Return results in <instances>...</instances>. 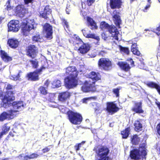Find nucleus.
I'll return each mask as SVG.
<instances>
[{
  "label": "nucleus",
  "instance_id": "f257e3e1",
  "mask_svg": "<svg viewBox=\"0 0 160 160\" xmlns=\"http://www.w3.org/2000/svg\"><path fill=\"white\" fill-rule=\"evenodd\" d=\"M9 94V93H8L4 96L2 99L1 106L5 108H7L11 106L12 108L10 110L11 112L12 111L15 112L14 115L15 117L19 114V111L24 108V106L23 102L22 101L14 102L11 103V102L14 99V97L12 94H11L10 95Z\"/></svg>",
  "mask_w": 160,
  "mask_h": 160
},
{
  "label": "nucleus",
  "instance_id": "f03ea898",
  "mask_svg": "<svg viewBox=\"0 0 160 160\" xmlns=\"http://www.w3.org/2000/svg\"><path fill=\"white\" fill-rule=\"evenodd\" d=\"M66 73L70 76L65 79L64 82L66 87L71 88L76 87L77 84L76 79L78 76L77 71L74 66L68 67L66 68Z\"/></svg>",
  "mask_w": 160,
  "mask_h": 160
},
{
  "label": "nucleus",
  "instance_id": "7ed1b4c3",
  "mask_svg": "<svg viewBox=\"0 0 160 160\" xmlns=\"http://www.w3.org/2000/svg\"><path fill=\"white\" fill-rule=\"evenodd\" d=\"M36 26L33 19L24 20L21 25L23 35L27 36L30 31L32 29H34Z\"/></svg>",
  "mask_w": 160,
  "mask_h": 160
},
{
  "label": "nucleus",
  "instance_id": "20e7f679",
  "mask_svg": "<svg viewBox=\"0 0 160 160\" xmlns=\"http://www.w3.org/2000/svg\"><path fill=\"white\" fill-rule=\"evenodd\" d=\"M100 27L102 30L106 29L108 31L111 36L114 38L115 39L120 40L119 37H120V35L119 34L117 29L114 26H109L105 22H102L101 23Z\"/></svg>",
  "mask_w": 160,
  "mask_h": 160
},
{
  "label": "nucleus",
  "instance_id": "39448f33",
  "mask_svg": "<svg viewBox=\"0 0 160 160\" xmlns=\"http://www.w3.org/2000/svg\"><path fill=\"white\" fill-rule=\"evenodd\" d=\"M146 145L143 143L140 145L138 149H134L131 152L130 156L133 159L137 160L143 158L146 154Z\"/></svg>",
  "mask_w": 160,
  "mask_h": 160
},
{
  "label": "nucleus",
  "instance_id": "423d86ee",
  "mask_svg": "<svg viewBox=\"0 0 160 160\" xmlns=\"http://www.w3.org/2000/svg\"><path fill=\"white\" fill-rule=\"evenodd\" d=\"M94 150L95 151L99 157V160H108V158L107 155L109 151L108 148L100 146L94 148Z\"/></svg>",
  "mask_w": 160,
  "mask_h": 160
},
{
  "label": "nucleus",
  "instance_id": "0eeeda50",
  "mask_svg": "<svg viewBox=\"0 0 160 160\" xmlns=\"http://www.w3.org/2000/svg\"><path fill=\"white\" fill-rule=\"evenodd\" d=\"M44 64L39 69L33 72H31L28 74L27 76L29 80L35 81L38 79V73L41 72L45 69L47 68L48 66V62L46 60L44 61Z\"/></svg>",
  "mask_w": 160,
  "mask_h": 160
},
{
  "label": "nucleus",
  "instance_id": "6e6552de",
  "mask_svg": "<svg viewBox=\"0 0 160 160\" xmlns=\"http://www.w3.org/2000/svg\"><path fill=\"white\" fill-rule=\"evenodd\" d=\"M68 115L70 122L74 124H79L82 121V117L79 113L72 111L68 112Z\"/></svg>",
  "mask_w": 160,
  "mask_h": 160
},
{
  "label": "nucleus",
  "instance_id": "1a4fd4ad",
  "mask_svg": "<svg viewBox=\"0 0 160 160\" xmlns=\"http://www.w3.org/2000/svg\"><path fill=\"white\" fill-rule=\"evenodd\" d=\"M98 64L99 67L105 70H108L111 68V62L107 58H101L99 61Z\"/></svg>",
  "mask_w": 160,
  "mask_h": 160
},
{
  "label": "nucleus",
  "instance_id": "9d476101",
  "mask_svg": "<svg viewBox=\"0 0 160 160\" xmlns=\"http://www.w3.org/2000/svg\"><path fill=\"white\" fill-rule=\"evenodd\" d=\"M83 35L87 38H94L97 41L95 42L96 44H99L98 42L100 40L99 37L96 36L94 34L91 33L90 31L87 28H85L82 30Z\"/></svg>",
  "mask_w": 160,
  "mask_h": 160
},
{
  "label": "nucleus",
  "instance_id": "9b49d317",
  "mask_svg": "<svg viewBox=\"0 0 160 160\" xmlns=\"http://www.w3.org/2000/svg\"><path fill=\"white\" fill-rule=\"evenodd\" d=\"M19 24L18 21L12 20L10 21L8 24V31L14 32L18 31L19 29Z\"/></svg>",
  "mask_w": 160,
  "mask_h": 160
},
{
  "label": "nucleus",
  "instance_id": "f8f14e48",
  "mask_svg": "<svg viewBox=\"0 0 160 160\" xmlns=\"http://www.w3.org/2000/svg\"><path fill=\"white\" fill-rule=\"evenodd\" d=\"M15 111H12V112L9 110L8 112H4L0 115V121H3L5 119L8 120L13 119L15 117L14 116Z\"/></svg>",
  "mask_w": 160,
  "mask_h": 160
},
{
  "label": "nucleus",
  "instance_id": "ddd939ff",
  "mask_svg": "<svg viewBox=\"0 0 160 160\" xmlns=\"http://www.w3.org/2000/svg\"><path fill=\"white\" fill-rule=\"evenodd\" d=\"M26 11L24 5H22L17 6L15 8V13L16 15L21 18L23 17Z\"/></svg>",
  "mask_w": 160,
  "mask_h": 160
},
{
  "label": "nucleus",
  "instance_id": "4468645a",
  "mask_svg": "<svg viewBox=\"0 0 160 160\" xmlns=\"http://www.w3.org/2000/svg\"><path fill=\"white\" fill-rule=\"evenodd\" d=\"M87 77L90 79L88 81H91V83L93 85L94 84L96 81H98L100 79V75L94 72H90L88 75Z\"/></svg>",
  "mask_w": 160,
  "mask_h": 160
},
{
  "label": "nucleus",
  "instance_id": "2eb2a0df",
  "mask_svg": "<svg viewBox=\"0 0 160 160\" xmlns=\"http://www.w3.org/2000/svg\"><path fill=\"white\" fill-rule=\"evenodd\" d=\"M37 48L34 45H31L28 47L27 55L30 57L34 58L36 56Z\"/></svg>",
  "mask_w": 160,
  "mask_h": 160
},
{
  "label": "nucleus",
  "instance_id": "dca6fc26",
  "mask_svg": "<svg viewBox=\"0 0 160 160\" xmlns=\"http://www.w3.org/2000/svg\"><path fill=\"white\" fill-rule=\"evenodd\" d=\"M44 30L46 33V37L47 38L51 39L52 38V28L49 24L46 23L43 27Z\"/></svg>",
  "mask_w": 160,
  "mask_h": 160
},
{
  "label": "nucleus",
  "instance_id": "f3484780",
  "mask_svg": "<svg viewBox=\"0 0 160 160\" xmlns=\"http://www.w3.org/2000/svg\"><path fill=\"white\" fill-rule=\"evenodd\" d=\"M118 108L116 105L113 102H108L107 103V110L111 114L118 111Z\"/></svg>",
  "mask_w": 160,
  "mask_h": 160
},
{
  "label": "nucleus",
  "instance_id": "a211bd4d",
  "mask_svg": "<svg viewBox=\"0 0 160 160\" xmlns=\"http://www.w3.org/2000/svg\"><path fill=\"white\" fill-rule=\"evenodd\" d=\"M94 85L91 83L90 81H86L82 87V90L84 92H87L92 90Z\"/></svg>",
  "mask_w": 160,
  "mask_h": 160
},
{
  "label": "nucleus",
  "instance_id": "6ab92c4d",
  "mask_svg": "<svg viewBox=\"0 0 160 160\" xmlns=\"http://www.w3.org/2000/svg\"><path fill=\"white\" fill-rule=\"evenodd\" d=\"M39 156V154L37 153H32L29 155H25L22 154L18 156V158L21 159L27 160L28 159L36 158Z\"/></svg>",
  "mask_w": 160,
  "mask_h": 160
},
{
  "label": "nucleus",
  "instance_id": "aec40b11",
  "mask_svg": "<svg viewBox=\"0 0 160 160\" xmlns=\"http://www.w3.org/2000/svg\"><path fill=\"white\" fill-rule=\"evenodd\" d=\"M71 96V93L68 92H65L60 93L58 96V99L59 101L64 102L65 101Z\"/></svg>",
  "mask_w": 160,
  "mask_h": 160
},
{
  "label": "nucleus",
  "instance_id": "412c9836",
  "mask_svg": "<svg viewBox=\"0 0 160 160\" xmlns=\"http://www.w3.org/2000/svg\"><path fill=\"white\" fill-rule=\"evenodd\" d=\"M121 0H110V6L112 9L119 8L121 6Z\"/></svg>",
  "mask_w": 160,
  "mask_h": 160
},
{
  "label": "nucleus",
  "instance_id": "4be33fe9",
  "mask_svg": "<svg viewBox=\"0 0 160 160\" xmlns=\"http://www.w3.org/2000/svg\"><path fill=\"white\" fill-rule=\"evenodd\" d=\"M51 9L49 8L48 6H46L43 10L40 11V16L42 17L46 18H48V16L51 13Z\"/></svg>",
  "mask_w": 160,
  "mask_h": 160
},
{
  "label": "nucleus",
  "instance_id": "5701e85b",
  "mask_svg": "<svg viewBox=\"0 0 160 160\" xmlns=\"http://www.w3.org/2000/svg\"><path fill=\"white\" fill-rule=\"evenodd\" d=\"M90 46L88 43H84L81 45L78 49L79 52L82 54L87 52L89 50Z\"/></svg>",
  "mask_w": 160,
  "mask_h": 160
},
{
  "label": "nucleus",
  "instance_id": "b1692460",
  "mask_svg": "<svg viewBox=\"0 0 160 160\" xmlns=\"http://www.w3.org/2000/svg\"><path fill=\"white\" fill-rule=\"evenodd\" d=\"M88 25L91 29H96L97 28L96 23L93 20L89 17L87 18Z\"/></svg>",
  "mask_w": 160,
  "mask_h": 160
},
{
  "label": "nucleus",
  "instance_id": "393cba45",
  "mask_svg": "<svg viewBox=\"0 0 160 160\" xmlns=\"http://www.w3.org/2000/svg\"><path fill=\"white\" fill-rule=\"evenodd\" d=\"M142 103L141 102H135V106L132 108V110L136 113H142L143 111L142 109Z\"/></svg>",
  "mask_w": 160,
  "mask_h": 160
},
{
  "label": "nucleus",
  "instance_id": "a878e982",
  "mask_svg": "<svg viewBox=\"0 0 160 160\" xmlns=\"http://www.w3.org/2000/svg\"><path fill=\"white\" fill-rule=\"evenodd\" d=\"M119 11H117L116 10H114L113 13L112 14L113 20L118 23H119L120 22V17L119 15Z\"/></svg>",
  "mask_w": 160,
  "mask_h": 160
},
{
  "label": "nucleus",
  "instance_id": "bb28decb",
  "mask_svg": "<svg viewBox=\"0 0 160 160\" xmlns=\"http://www.w3.org/2000/svg\"><path fill=\"white\" fill-rule=\"evenodd\" d=\"M9 46L12 48H15L18 47V42L16 39H9L8 42Z\"/></svg>",
  "mask_w": 160,
  "mask_h": 160
},
{
  "label": "nucleus",
  "instance_id": "cd10ccee",
  "mask_svg": "<svg viewBox=\"0 0 160 160\" xmlns=\"http://www.w3.org/2000/svg\"><path fill=\"white\" fill-rule=\"evenodd\" d=\"M118 64L122 69L125 71H128L130 69L129 64L126 62H119Z\"/></svg>",
  "mask_w": 160,
  "mask_h": 160
},
{
  "label": "nucleus",
  "instance_id": "c85d7f7f",
  "mask_svg": "<svg viewBox=\"0 0 160 160\" xmlns=\"http://www.w3.org/2000/svg\"><path fill=\"white\" fill-rule=\"evenodd\" d=\"M1 56L2 59L5 62L10 61L12 60L11 58L9 57L7 53L4 51L1 50L0 51Z\"/></svg>",
  "mask_w": 160,
  "mask_h": 160
},
{
  "label": "nucleus",
  "instance_id": "c756f323",
  "mask_svg": "<svg viewBox=\"0 0 160 160\" xmlns=\"http://www.w3.org/2000/svg\"><path fill=\"white\" fill-rule=\"evenodd\" d=\"M134 126L135 127V130L137 132H139L142 129V125L139 121H135Z\"/></svg>",
  "mask_w": 160,
  "mask_h": 160
},
{
  "label": "nucleus",
  "instance_id": "7c9ffc66",
  "mask_svg": "<svg viewBox=\"0 0 160 160\" xmlns=\"http://www.w3.org/2000/svg\"><path fill=\"white\" fill-rule=\"evenodd\" d=\"M146 84L150 88H156L160 94V87L159 85L152 82H148Z\"/></svg>",
  "mask_w": 160,
  "mask_h": 160
},
{
  "label": "nucleus",
  "instance_id": "2f4dec72",
  "mask_svg": "<svg viewBox=\"0 0 160 160\" xmlns=\"http://www.w3.org/2000/svg\"><path fill=\"white\" fill-rule=\"evenodd\" d=\"M10 129V126H7V124H4L3 127L2 132L0 133V138H1L3 135L6 134V133L9 131Z\"/></svg>",
  "mask_w": 160,
  "mask_h": 160
},
{
  "label": "nucleus",
  "instance_id": "473e14b6",
  "mask_svg": "<svg viewBox=\"0 0 160 160\" xmlns=\"http://www.w3.org/2000/svg\"><path fill=\"white\" fill-rule=\"evenodd\" d=\"M32 40L35 42H42L43 41V39L39 34H37L34 36L32 38Z\"/></svg>",
  "mask_w": 160,
  "mask_h": 160
},
{
  "label": "nucleus",
  "instance_id": "72a5a7b5",
  "mask_svg": "<svg viewBox=\"0 0 160 160\" xmlns=\"http://www.w3.org/2000/svg\"><path fill=\"white\" fill-rule=\"evenodd\" d=\"M61 85V82L59 80H55L52 83V87L53 88H58Z\"/></svg>",
  "mask_w": 160,
  "mask_h": 160
},
{
  "label": "nucleus",
  "instance_id": "f704fd0d",
  "mask_svg": "<svg viewBox=\"0 0 160 160\" xmlns=\"http://www.w3.org/2000/svg\"><path fill=\"white\" fill-rule=\"evenodd\" d=\"M130 131V129L127 128L125 130L121 132V134L122 135V138H127L128 136Z\"/></svg>",
  "mask_w": 160,
  "mask_h": 160
},
{
  "label": "nucleus",
  "instance_id": "c9c22d12",
  "mask_svg": "<svg viewBox=\"0 0 160 160\" xmlns=\"http://www.w3.org/2000/svg\"><path fill=\"white\" fill-rule=\"evenodd\" d=\"M140 141V139L137 135H134L132 138V144H137Z\"/></svg>",
  "mask_w": 160,
  "mask_h": 160
},
{
  "label": "nucleus",
  "instance_id": "e433bc0d",
  "mask_svg": "<svg viewBox=\"0 0 160 160\" xmlns=\"http://www.w3.org/2000/svg\"><path fill=\"white\" fill-rule=\"evenodd\" d=\"M120 49L121 52L122 53H124L128 54L129 53V50L128 48L123 47L120 46L119 47Z\"/></svg>",
  "mask_w": 160,
  "mask_h": 160
},
{
  "label": "nucleus",
  "instance_id": "4c0bfd02",
  "mask_svg": "<svg viewBox=\"0 0 160 160\" xmlns=\"http://www.w3.org/2000/svg\"><path fill=\"white\" fill-rule=\"evenodd\" d=\"M145 31H148L149 32H150L151 31L153 32L156 33L158 36H159L160 35V25L157 28V29L156 30H155L154 29L151 30L146 29Z\"/></svg>",
  "mask_w": 160,
  "mask_h": 160
},
{
  "label": "nucleus",
  "instance_id": "58836bf2",
  "mask_svg": "<svg viewBox=\"0 0 160 160\" xmlns=\"http://www.w3.org/2000/svg\"><path fill=\"white\" fill-rule=\"evenodd\" d=\"M32 65V67L34 68H37L38 66V62L36 59L30 61Z\"/></svg>",
  "mask_w": 160,
  "mask_h": 160
},
{
  "label": "nucleus",
  "instance_id": "ea45409f",
  "mask_svg": "<svg viewBox=\"0 0 160 160\" xmlns=\"http://www.w3.org/2000/svg\"><path fill=\"white\" fill-rule=\"evenodd\" d=\"M120 89V88H114L112 90L113 92L115 95L116 97H118L119 96V90Z\"/></svg>",
  "mask_w": 160,
  "mask_h": 160
},
{
  "label": "nucleus",
  "instance_id": "a19ab883",
  "mask_svg": "<svg viewBox=\"0 0 160 160\" xmlns=\"http://www.w3.org/2000/svg\"><path fill=\"white\" fill-rule=\"evenodd\" d=\"M39 90L40 92L43 95H46L47 93V91L45 88L43 87H40L39 88Z\"/></svg>",
  "mask_w": 160,
  "mask_h": 160
},
{
  "label": "nucleus",
  "instance_id": "79ce46f5",
  "mask_svg": "<svg viewBox=\"0 0 160 160\" xmlns=\"http://www.w3.org/2000/svg\"><path fill=\"white\" fill-rule=\"evenodd\" d=\"M21 72H19L17 76L14 75L13 76H11L10 79L14 81H16L19 79V78L20 77V73Z\"/></svg>",
  "mask_w": 160,
  "mask_h": 160
},
{
  "label": "nucleus",
  "instance_id": "37998d69",
  "mask_svg": "<svg viewBox=\"0 0 160 160\" xmlns=\"http://www.w3.org/2000/svg\"><path fill=\"white\" fill-rule=\"evenodd\" d=\"M108 33H110L108 32H108H105L102 33V38L105 40H106L107 39H108V38L110 36H109L108 35Z\"/></svg>",
  "mask_w": 160,
  "mask_h": 160
},
{
  "label": "nucleus",
  "instance_id": "c03bdc74",
  "mask_svg": "<svg viewBox=\"0 0 160 160\" xmlns=\"http://www.w3.org/2000/svg\"><path fill=\"white\" fill-rule=\"evenodd\" d=\"M131 51L133 54L137 56H139L140 55V52L137 49V48L134 49H131Z\"/></svg>",
  "mask_w": 160,
  "mask_h": 160
},
{
  "label": "nucleus",
  "instance_id": "a18cd8bd",
  "mask_svg": "<svg viewBox=\"0 0 160 160\" xmlns=\"http://www.w3.org/2000/svg\"><path fill=\"white\" fill-rule=\"evenodd\" d=\"M95 97H91L89 98H85L82 99V102L83 103H86L88 101L91 100L92 99H96Z\"/></svg>",
  "mask_w": 160,
  "mask_h": 160
},
{
  "label": "nucleus",
  "instance_id": "49530a36",
  "mask_svg": "<svg viewBox=\"0 0 160 160\" xmlns=\"http://www.w3.org/2000/svg\"><path fill=\"white\" fill-rule=\"evenodd\" d=\"M50 149V148L48 147H46L42 150L43 153L48 152Z\"/></svg>",
  "mask_w": 160,
  "mask_h": 160
},
{
  "label": "nucleus",
  "instance_id": "de8ad7c7",
  "mask_svg": "<svg viewBox=\"0 0 160 160\" xmlns=\"http://www.w3.org/2000/svg\"><path fill=\"white\" fill-rule=\"evenodd\" d=\"M62 22L64 24V27H65V26L66 28H68V22H67V21H66L65 19H63ZM64 28L65 29V28L64 27Z\"/></svg>",
  "mask_w": 160,
  "mask_h": 160
},
{
  "label": "nucleus",
  "instance_id": "09e8293b",
  "mask_svg": "<svg viewBox=\"0 0 160 160\" xmlns=\"http://www.w3.org/2000/svg\"><path fill=\"white\" fill-rule=\"evenodd\" d=\"M151 2H148L147 5L146 6L145 8V9L144 10V11L145 12H146V10L150 7Z\"/></svg>",
  "mask_w": 160,
  "mask_h": 160
},
{
  "label": "nucleus",
  "instance_id": "8fccbe9b",
  "mask_svg": "<svg viewBox=\"0 0 160 160\" xmlns=\"http://www.w3.org/2000/svg\"><path fill=\"white\" fill-rule=\"evenodd\" d=\"M95 1V0H88L87 3L88 6H90Z\"/></svg>",
  "mask_w": 160,
  "mask_h": 160
},
{
  "label": "nucleus",
  "instance_id": "3c124183",
  "mask_svg": "<svg viewBox=\"0 0 160 160\" xmlns=\"http://www.w3.org/2000/svg\"><path fill=\"white\" fill-rule=\"evenodd\" d=\"M157 129L158 133L160 135V123L158 124L157 127Z\"/></svg>",
  "mask_w": 160,
  "mask_h": 160
},
{
  "label": "nucleus",
  "instance_id": "603ef678",
  "mask_svg": "<svg viewBox=\"0 0 160 160\" xmlns=\"http://www.w3.org/2000/svg\"><path fill=\"white\" fill-rule=\"evenodd\" d=\"M12 86L10 84H8L6 87V89L7 90H10L12 88Z\"/></svg>",
  "mask_w": 160,
  "mask_h": 160
},
{
  "label": "nucleus",
  "instance_id": "864d4df0",
  "mask_svg": "<svg viewBox=\"0 0 160 160\" xmlns=\"http://www.w3.org/2000/svg\"><path fill=\"white\" fill-rule=\"evenodd\" d=\"M136 48H137V44L136 43H134L133 44L132 46L131 49H134Z\"/></svg>",
  "mask_w": 160,
  "mask_h": 160
},
{
  "label": "nucleus",
  "instance_id": "5fc2aeb1",
  "mask_svg": "<svg viewBox=\"0 0 160 160\" xmlns=\"http://www.w3.org/2000/svg\"><path fill=\"white\" fill-rule=\"evenodd\" d=\"M50 82L48 80H47L45 83V86L47 87L48 86Z\"/></svg>",
  "mask_w": 160,
  "mask_h": 160
},
{
  "label": "nucleus",
  "instance_id": "6e6d98bb",
  "mask_svg": "<svg viewBox=\"0 0 160 160\" xmlns=\"http://www.w3.org/2000/svg\"><path fill=\"white\" fill-rule=\"evenodd\" d=\"M74 148L76 151H78L79 150V146H78L77 144L75 145Z\"/></svg>",
  "mask_w": 160,
  "mask_h": 160
},
{
  "label": "nucleus",
  "instance_id": "4d7b16f0",
  "mask_svg": "<svg viewBox=\"0 0 160 160\" xmlns=\"http://www.w3.org/2000/svg\"><path fill=\"white\" fill-rule=\"evenodd\" d=\"M85 142L82 141L81 143H80L77 145H78V146H79V148H80L81 147V146L82 145H83L85 143Z\"/></svg>",
  "mask_w": 160,
  "mask_h": 160
},
{
  "label": "nucleus",
  "instance_id": "13d9d810",
  "mask_svg": "<svg viewBox=\"0 0 160 160\" xmlns=\"http://www.w3.org/2000/svg\"><path fill=\"white\" fill-rule=\"evenodd\" d=\"M70 12V10L68 8V6L67 7L66 9V12L68 14H69Z\"/></svg>",
  "mask_w": 160,
  "mask_h": 160
},
{
  "label": "nucleus",
  "instance_id": "bf43d9fd",
  "mask_svg": "<svg viewBox=\"0 0 160 160\" xmlns=\"http://www.w3.org/2000/svg\"><path fill=\"white\" fill-rule=\"evenodd\" d=\"M130 61V62L131 65L133 66H134V62L132 61V59H129Z\"/></svg>",
  "mask_w": 160,
  "mask_h": 160
},
{
  "label": "nucleus",
  "instance_id": "052dcab7",
  "mask_svg": "<svg viewBox=\"0 0 160 160\" xmlns=\"http://www.w3.org/2000/svg\"><path fill=\"white\" fill-rule=\"evenodd\" d=\"M14 135L13 134V132H10L9 133V135L8 136H11L12 137H13L14 136Z\"/></svg>",
  "mask_w": 160,
  "mask_h": 160
},
{
  "label": "nucleus",
  "instance_id": "680f3d73",
  "mask_svg": "<svg viewBox=\"0 0 160 160\" xmlns=\"http://www.w3.org/2000/svg\"><path fill=\"white\" fill-rule=\"evenodd\" d=\"M92 104V105L93 106H97L98 105V104L95 102L93 103Z\"/></svg>",
  "mask_w": 160,
  "mask_h": 160
},
{
  "label": "nucleus",
  "instance_id": "e2e57ef3",
  "mask_svg": "<svg viewBox=\"0 0 160 160\" xmlns=\"http://www.w3.org/2000/svg\"><path fill=\"white\" fill-rule=\"evenodd\" d=\"M94 108L95 111L96 110H98V108L96 107V108Z\"/></svg>",
  "mask_w": 160,
  "mask_h": 160
},
{
  "label": "nucleus",
  "instance_id": "0e129e2a",
  "mask_svg": "<svg viewBox=\"0 0 160 160\" xmlns=\"http://www.w3.org/2000/svg\"><path fill=\"white\" fill-rule=\"evenodd\" d=\"M2 160H8V158H5L2 159Z\"/></svg>",
  "mask_w": 160,
  "mask_h": 160
},
{
  "label": "nucleus",
  "instance_id": "69168bd1",
  "mask_svg": "<svg viewBox=\"0 0 160 160\" xmlns=\"http://www.w3.org/2000/svg\"><path fill=\"white\" fill-rule=\"evenodd\" d=\"M78 40L80 41V42H82V40L81 39H80L78 38Z\"/></svg>",
  "mask_w": 160,
  "mask_h": 160
},
{
  "label": "nucleus",
  "instance_id": "338daca9",
  "mask_svg": "<svg viewBox=\"0 0 160 160\" xmlns=\"http://www.w3.org/2000/svg\"><path fill=\"white\" fill-rule=\"evenodd\" d=\"M7 9H9V7H8V5H7Z\"/></svg>",
  "mask_w": 160,
  "mask_h": 160
},
{
  "label": "nucleus",
  "instance_id": "774afa93",
  "mask_svg": "<svg viewBox=\"0 0 160 160\" xmlns=\"http://www.w3.org/2000/svg\"><path fill=\"white\" fill-rule=\"evenodd\" d=\"M151 0H148V2H150Z\"/></svg>",
  "mask_w": 160,
  "mask_h": 160
}]
</instances>
